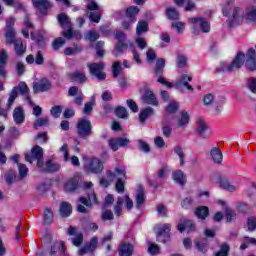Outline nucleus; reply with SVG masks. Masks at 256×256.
Instances as JSON below:
<instances>
[{
	"mask_svg": "<svg viewBox=\"0 0 256 256\" xmlns=\"http://www.w3.org/2000/svg\"><path fill=\"white\" fill-rule=\"evenodd\" d=\"M171 231V225L165 224L162 228L157 230V240L165 242L167 237H169V232Z\"/></svg>",
	"mask_w": 256,
	"mask_h": 256,
	"instance_id": "4be33fe9",
	"label": "nucleus"
},
{
	"mask_svg": "<svg viewBox=\"0 0 256 256\" xmlns=\"http://www.w3.org/2000/svg\"><path fill=\"white\" fill-rule=\"evenodd\" d=\"M33 89L35 93L39 91H48V89H51V82L47 79H42L39 82L34 83Z\"/></svg>",
	"mask_w": 256,
	"mask_h": 256,
	"instance_id": "393cba45",
	"label": "nucleus"
},
{
	"mask_svg": "<svg viewBox=\"0 0 256 256\" xmlns=\"http://www.w3.org/2000/svg\"><path fill=\"white\" fill-rule=\"evenodd\" d=\"M247 243H250L251 245H256V239L255 238L244 237L243 238V243L240 246L241 251H245V249H247Z\"/></svg>",
	"mask_w": 256,
	"mask_h": 256,
	"instance_id": "603ef678",
	"label": "nucleus"
},
{
	"mask_svg": "<svg viewBox=\"0 0 256 256\" xmlns=\"http://www.w3.org/2000/svg\"><path fill=\"white\" fill-rule=\"evenodd\" d=\"M80 203H82V205H85L86 207H91V205H95V203H97V197L95 196V194H91L90 196H88V199L85 197H81Z\"/></svg>",
	"mask_w": 256,
	"mask_h": 256,
	"instance_id": "4c0bfd02",
	"label": "nucleus"
},
{
	"mask_svg": "<svg viewBox=\"0 0 256 256\" xmlns=\"http://www.w3.org/2000/svg\"><path fill=\"white\" fill-rule=\"evenodd\" d=\"M64 37H66V39H73V37H75L76 39H81V34L77 31H74L69 29L68 31L63 33Z\"/></svg>",
	"mask_w": 256,
	"mask_h": 256,
	"instance_id": "864d4df0",
	"label": "nucleus"
},
{
	"mask_svg": "<svg viewBox=\"0 0 256 256\" xmlns=\"http://www.w3.org/2000/svg\"><path fill=\"white\" fill-rule=\"evenodd\" d=\"M151 115H153V108H151V107L145 108L140 113V116H139L140 123H145V121H147V117H149Z\"/></svg>",
	"mask_w": 256,
	"mask_h": 256,
	"instance_id": "c03bdc74",
	"label": "nucleus"
},
{
	"mask_svg": "<svg viewBox=\"0 0 256 256\" xmlns=\"http://www.w3.org/2000/svg\"><path fill=\"white\" fill-rule=\"evenodd\" d=\"M123 203H125L126 205V209L131 210L133 209V200H131V198H129V196H124V198H118L117 203L114 207V213L115 215H117V217H120L121 213H122V205Z\"/></svg>",
	"mask_w": 256,
	"mask_h": 256,
	"instance_id": "ddd939ff",
	"label": "nucleus"
},
{
	"mask_svg": "<svg viewBox=\"0 0 256 256\" xmlns=\"http://www.w3.org/2000/svg\"><path fill=\"white\" fill-rule=\"evenodd\" d=\"M13 119L17 125H21V123L25 121V112L23 111V108L17 107L14 109Z\"/></svg>",
	"mask_w": 256,
	"mask_h": 256,
	"instance_id": "cd10ccee",
	"label": "nucleus"
},
{
	"mask_svg": "<svg viewBox=\"0 0 256 256\" xmlns=\"http://www.w3.org/2000/svg\"><path fill=\"white\" fill-rule=\"evenodd\" d=\"M230 247L227 244H222L220 250L215 254V256H227L229 254Z\"/></svg>",
	"mask_w": 256,
	"mask_h": 256,
	"instance_id": "6e6d98bb",
	"label": "nucleus"
},
{
	"mask_svg": "<svg viewBox=\"0 0 256 256\" xmlns=\"http://www.w3.org/2000/svg\"><path fill=\"white\" fill-rule=\"evenodd\" d=\"M68 93L71 97L76 95L75 103L76 105H81V102L83 101V94L79 93V89L77 87H71Z\"/></svg>",
	"mask_w": 256,
	"mask_h": 256,
	"instance_id": "f704fd0d",
	"label": "nucleus"
},
{
	"mask_svg": "<svg viewBox=\"0 0 256 256\" xmlns=\"http://www.w3.org/2000/svg\"><path fill=\"white\" fill-rule=\"evenodd\" d=\"M191 121V115L186 110L182 111L177 120L178 127H187Z\"/></svg>",
	"mask_w": 256,
	"mask_h": 256,
	"instance_id": "a878e982",
	"label": "nucleus"
},
{
	"mask_svg": "<svg viewBox=\"0 0 256 256\" xmlns=\"http://www.w3.org/2000/svg\"><path fill=\"white\" fill-rule=\"evenodd\" d=\"M72 81H77L78 83H85L87 77L80 71H76L70 75Z\"/></svg>",
	"mask_w": 256,
	"mask_h": 256,
	"instance_id": "58836bf2",
	"label": "nucleus"
},
{
	"mask_svg": "<svg viewBox=\"0 0 256 256\" xmlns=\"http://www.w3.org/2000/svg\"><path fill=\"white\" fill-rule=\"evenodd\" d=\"M112 71L114 77H119V73H121V64L119 62H114L112 65Z\"/></svg>",
	"mask_w": 256,
	"mask_h": 256,
	"instance_id": "69168bd1",
	"label": "nucleus"
},
{
	"mask_svg": "<svg viewBox=\"0 0 256 256\" xmlns=\"http://www.w3.org/2000/svg\"><path fill=\"white\" fill-rule=\"evenodd\" d=\"M196 133H198V135L204 139L211 135L207 122H205V120L202 118H198L196 121Z\"/></svg>",
	"mask_w": 256,
	"mask_h": 256,
	"instance_id": "4468645a",
	"label": "nucleus"
},
{
	"mask_svg": "<svg viewBox=\"0 0 256 256\" xmlns=\"http://www.w3.org/2000/svg\"><path fill=\"white\" fill-rule=\"evenodd\" d=\"M44 223H53V212L49 209L44 211Z\"/></svg>",
	"mask_w": 256,
	"mask_h": 256,
	"instance_id": "0e129e2a",
	"label": "nucleus"
},
{
	"mask_svg": "<svg viewBox=\"0 0 256 256\" xmlns=\"http://www.w3.org/2000/svg\"><path fill=\"white\" fill-rule=\"evenodd\" d=\"M72 211L73 209L71 207V204L64 202L60 205V215H62V217H69Z\"/></svg>",
	"mask_w": 256,
	"mask_h": 256,
	"instance_id": "e433bc0d",
	"label": "nucleus"
},
{
	"mask_svg": "<svg viewBox=\"0 0 256 256\" xmlns=\"http://www.w3.org/2000/svg\"><path fill=\"white\" fill-rule=\"evenodd\" d=\"M32 3L42 14H45L47 9H51V4L47 0H32Z\"/></svg>",
	"mask_w": 256,
	"mask_h": 256,
	"instance_id": "b1692460",
	"label": "nucleus"
},
{
	"mask_svg": "<svg viewBox=\"0 0 256 256\" xmlns=\"http://www.w3.org/2000/svg\"><path fill=\"white\" fill-rule=\"evenodd\" d=\"M246 21L247 23H256V8H248L246 13Z\"/></svg>",
	"mask_w": 256,
	"mask_h": 256,
	"instance_id": "ea45409f",
	"label": "nucleus"
},
{
	"mask_svg": "<svg viewBox=\"0 0 256 256\" xmlns=\"http://www.w3.org/2000/svg\"><path fill=\"white\" fill-rule=\"evenodd\" d=\"M49 124V119L47 117L37 119L34 122V129H39V127H45V125Z\"/></svg>",
	"mask_w": 256,
	"mask_h": 256,
	"instance_id": "5fc2aeb1",
	"label": "nucleus"
},
{
	"mask_svg": "<svg viewBox=\"0 0 256 256\" xmlns=\"http://www.w3.org/2000/svg\"><path fill=\"white\" fill-rule=\"evenodd\" d=\"M248 229L249 231H255L256 229V218L254 216L248 218Z\"/></svg>",
	"mask_w": 256,
	"mask_h": 256,
	"instance_id": "338daca9",
	"label": "nucleus"
},
{
	"mask_svg": "<svg viewBox=\"0 0 256 256\" xmlns=\"http://www.w3.org/2000/svg\"><path fill=\"white\" fill-rule=\"evenodd\" d=\"M148 253H150V255H159V246L155 243H150L148 246Z\"/></svg>",
	"mask_w": 256,
	"mask_h": 256,
	"instance_id": "680f3d73",
	"label": "nucleus"
},
{
	"mask_svg": "<svg viewBox=\"0 0 256 256\" xmlns=\"http://www.w3.org/2000/svg\"><path fill=\"white\" fill-rule=\"evenodd\" d=\"M120 256H131L133 255V246L131 244L124 243L119 248Z\"/></svg>",
	"mask_w": 256,
	"mask_h": 256,
	"instance_id": "72a5a7b5",
	"label": "nucleus"
},
{
	"mask_svg": "<svg viewBox=\"0 0 256 256\" xmlns=\"http://www.w3.org/2000/svg\"><path fill=\"white\" fill-rule=\"evenodd\" d=\"M115 114L117 115V117H120V119H127L129 117L127 109H125L124 107L116 108Z\"/></svg>",
	"mask_w": 256,
	"mask_h": 256,
	"instance_id": "3c124183",
	"label": "nucleus"
},
{
	"mask_svg": "<svg viewBox=\"0 0 256 256\" xmlns=\"http://www.w3.org/2000/svg\"><path fill=\"white\" fill-rule=\"evenodd\" d=\"M115 37L118 39V43L115 47V53L118 55V53H123V51H126L128 45L124 42L125 34H123V32H116Z\"/></svg>",
	"mask_w": 256,
	"mask_h": 256,
	"instance_id": "dca6fc26",
	"label": "nucleus"
},
{
	"mask_svg": "<svg viewBox=\"0 0 256 256\" xmlns=\"http://www.w3.org/2000/svg\"><path fill=\"white\" fill-rule=\"evenodd\" d=\"M245 63V54L243 52H239L232 63L229 65L226 62L221 63L222 71H237V69H241Z\"/></svg>",
	"mask_w": 256,
	"mask_h": 256,
	"instance_id": "20e7f679",
	"label": "nucleus"
},
{
	"mask_svg": "<svg viewBox=\"0 0 256 256\" xmlns=\"http://www.w3.org/2000/svg\"><path fill=\"white\" fill-rule=\"evenodd\" d=\"M176 65L180 69L183 67H187V57H185L183 55H179L176 60Z\"/></svg>",
	"mask_w": 256,
	"mask_h": 256,
	"instance_id": "bf43d9fd",
	"label": "nucleus"
},
{
	"mask_svg": "<svg viewBox=\"0 0 256 256\" xmlns=\"http://www.w3.org/2000/svg\"><path fill=\"white\" fill-rule=\"evenodd\" d=\"M248 87L252 93H256V78H250L248 80Z\"/></svg>",
	"mask_w": 256,
	"mask_h": 256,
	"instance_id": "774afa93",
	"label": "nucleus"
},
{
	"mask_svg": "<svg viewBox=\"0 0 256 256\" xmlns=\"http://www.w3.org/2000/svg\"><path fill=\"white\" fill-rule=\"evenodd\" d=\"M139 14V9L137 6H131L126 10V19H128V22H123L122 27L124 29H131V25L135 23L136 19L135 16Z\"/></svg>",
	"mask_w": 256,
	"mask_h": 256,
	"instance_id": "9b49d317",
	"label": "nucleus"
},
{
	"mask_svg": "<svg viewBox=\"0 0 256 256\" xmlns=\"http://www.w3.org/2000/svg\"><path fill=\"white\" fill-rule=\"evenodd\" d=\"M145 203V192L143 186L139 185L136 192V207H141Z\"/></svg>",
	"mask_w": 256,
	"mask_h": 256,
	"instance_id": "473e14b6",
	"label": "nucleus"
},
{
	"mask_svg": "<svg viewBox=\"0 0 256 256\" xmlns=\"http://www.w3.org/2000/svg\"><path fill=\"white\" fill-rule=\"evenodd\" d=\"M195 215L198 219H205L207 215H209V208H207V206H201L196 209Z\"/></svg>",
	"mask_w": 256,
	"mask_h": 256,
	"instance_id": "a19ab883",
	"label": "nucleus"
},
{
	"mask_svg": "<svg viewBox=\"0 0 256 256\" xmlns=\"http://www.w3.org/2000/svg\"><path fill=\"white\" fill-rule=\"evenodd\" d=\"M25 28L22 30V34L24 37L29 38V31H33V25L29 21V19H26L24 21Z\"/></svg>",
	"mask_w": 256,
	"mask_h": 256,
	"instance_id": "de8ad7c7",
	"label": "nucleus"
},
{
	"mask_svg": "<svg viewBox=\"0 0 256 256\" xmlns=\"http://www.w3.org/2000/svg\"><path fill=\"white\" fill-rule=\"evenodd\" d=\"M86 39L87 41H90L91 43H93V41H97V39H99V33L95 31H90L87 33Z\"/></svg>",
	"mask_w": 256,
	"mask_h": 256,
	"instance_id": "e2e57ef3",
	"label": "nucleus"
},
{
	"mask_svg": "<svg viewBox=\"0 0 256 256\" xmlns=\"http://www.w3.org/2000/svg\"><path fill=\"white\" fill-rule=\"evenodd\" d=\"M174 152H175L176 155H178V157L180 158V165H181V166L185 165L184 154H183V148H181L180 146H176V147L174 148Z\"/></svg>",
	"mask_w": 256,
	"mask_h": 256,
	"instance_id": "052dcab7",
	"label": "nucleus"
},
{
	"mask_svg": "<svg viewBox=\"0 0 256 256\" xmlns=\"http://www.w3.org/2000/svg\"><path fill=\"white\" fill-rule=\"evenodd\" d=\"M34 159H37V166L39 169H41V171L53 172L61 169V165L53 160H48L45 165L43 164V148L40 146H35L32 148L31 154L25 155V160L28 163H33Z\"/></svg>",
	"mask_w": 256,
	"mask_h": 256,
	"instance_id": "f03ea898",
	"label": "nucleus"
},
{
	"mask_svg": "<svg viewBox=\"0 0 256 256\" xmlns=\"http://www.w3.org/2000/svg\"><path fill=\"white\" fill-rule=\"evenodd\" d=\"M240 12H241V10L239 8L234 9V12H233L234 23L233 24H228L229 27H237V25H239V23H241L243 18H241V16H239Z\"/></svg>",
	"mask_w": 256,
	"mask_h": 256,
	"instance_id": "a18cd8bd",
	"label": "nucleus"
},
{
	"mask_svg": "<svg viewBox=\"0 0 256 256\" xmlns=\"http://www.w3.org/2000/svg\"><path fill=\"white\" fill-rule=\"evenodd\" d=\"M107 178L100 179V184L103 187H109L111 183L114 181L116 182V191L118 193H123L125 189V183L123 182V179H127V171L125 170V166L119 165L115 168L113 171H107L106 172Z\"/></svg>",
	"mask_w": 256,
	"mask_h": 256,
	"instance_id": "f257e3e1",
	"label": "nucleus"
},
{
	"mask_svg": "<svg viewBox=\"0 0 256 256\" xmlns=\"http://www.w3.org/2000/svg\"><path fill=\"white\" fill-rule=\"evenodd\" d=\"M171 28L178 33V35H183L185 32V23L183 22H173Z\"/></svg>",
	"mask_w": 256,
	"mask_h": 256,
	"instance_id": "79ce46f5",
	"label": "nucleus"
},
{
	"mask_svg": "<svg viewBox=\"0 0 256 256\" xmlns=\"http://www.w3.org/2000/svg\"><path fill=\"white\" fill-rule=\"evenodd\" d=\"M50 255H65L63 242H56L51 248Z\"/></svg>",
	"mask_w": 256,
	"mask_h": 256,
	"instance_id": "c756f323",
	"label": "nucleus"
},
{
	"mask_svg": "<svg viewBox=\"0 0 256 256\" xmlns=\"http://www.w3.org/2000/svg\"><path fill=\"white\" fill-rule=\"evenodd\" d=\"M7 59H9V54L5 50L0 51V76L5 77L7 75V72L3 67L7 65ZM0 91H3V84H0Z\"/></svg>",
	"mask_w": 256,
	"mask_h": 256,
	"instance_id": "6ab92c4d",
	"label": "nucleus"
},
{
	"mask_svg": "<svg viewBox=\"0 0 256 256\" xmlns=\"http://www.w3.org/2000/svg\"><path fill=\"white\" fill-rule=\"evenodd\" d=\"M58 23L61 25V27H63V29H71V20L67 14H59Z\"/></svg>",
	"mask_w": 256,
	"mask_h": 256,
	"instance_id": "7c9ffc66",
	"label": "nucleus"
},
{
	"mask_svg": "<svg viewBox=\"0 0 256 256\" xmlns=\"http://www.w3.org/2000/svg\"><path fill=\"white\" fill-rule=\"evenodd\" d=\"M166 15L168 19H179V12L173 7L167 8Z\"/></svg>",
	"mask_w": 256,
	"mask_h": 256,
	"instance_id": "09e8293b",
	"label": "nucleus"
},
{
	"mask_svg": "<svg viewBox=\"0 0 256 256\" xmlns=\"http://www.w3.org/2000/svg\"><path fill=\"white\" fill-rule=\"evenodd\" d=\"M193 77L191 75L184 74L177 81V87H186L189 91H193V87L189 85V81H191Z\"/></svg>",
	"mask_w": 256,
	"mask_h": 256,
	"instance_id": "5701e85b",
	"label": "nucleus"
},
{
	"mask_svg": "<svg viewBox=\"0 0 256 256\" xmlns=\"http://www.w3.org/2000/svg\"><path fill=\"white\" fill-rule=\"evenodd\" d=\"M67 233L70 236H74L72 243L75 245V247H79V245L83 243V234L77 233V229L75 227L70 226L67 230Z\"/></svg>",
	"mask_w": 256,
	"mask_h": 256,
	"instance_id": "aec40b11",
	"label": "nucleus"
},
{
	"mask_svg": "<svg viewBox=\"0 0 256 256\" xmlns=\"http://www.w3.org/2000/svg\"><path fill=\"white\" fill-rule=\"evenodd\" d=\"M188 22L191 23L192 25V32L194 33V35L199 34V30H197V25H199L203 33H209V31H211V24H209V22H207L203 18H199V17L188 18Z\"/></svg>",
	"mask_w": 256,
	"mask_h": 256,
	"instance_id": "39448f33",
	"label": "nucleus"
},
{
	"mask_svg": "<svg viewBox=\"0 0 256 256\" xmlns=\"http://www.w3.org/2000/svg\"><path fill=\"white\" fill-rule=\"evenodd\" d=\"M147 31H149V24L145 21H139L136 27V44L140 49H145V47H147V42L144 38L139 37V35H143V33H147Z\"/></svg>",
	"mask_w": 256,
	"mask_h": 256,
	"instance_id": "6e6552de",
	"label": "nucleus"
},
{
	"mask_svg": "<svg viewBox=\"0 0 256 256\" xmlns=\"http://www.w3.org/2000/svg\"><path fill=\"white\" fill-rule=\"evenodd\" d=\"M163 69H165V59L159 58L156 61V67L154 69V73L158 77L157 82L161 85H164V87L171 89V87H173V84L161 76L163 75Z\"/></svg>",
	"mask_w": 256,
	"mask_h": 256,
	"instance_id": "423d86ee",
	"label": "nucleus"
},
{
	"mask_svg": "<svg viewBox=\"0 0 256 256\" xmlns=\"http://www.w3.org/2000/svg\"><path fill=\"white\" fill-rule=\"evenodd\" d=\"M77 129L80 137H88L91 135V121L86 118L78 120Z\"/></svg>",
	"mask_w": 256,
	"mask_h": 256,
	"instance_id": "f8f14e48",
	"label": "nucleus"
},
{
	"mask_svg": "<svg viewBox=\"0 0 256 256\" xmlns=\"http://www.w3.org/2000/svg\"><path fill=\"white\" fill-rule=\"evenodd\" d=\"M247 60H246V67L249 69V71H255L256 69V55H255V49L250 48L246 54Z\"/></svg>",
	"mask_w": 256,
	"mask_h": 256,
	"instance_id": "a211bd4d",
	"label": "nucleus"
},
{
	"mask_svg": "<svg viewBox=\"0 0 256 256\" xmlns=\"http://www.w3.org/2000/svg\"><path fill=\"white\" fill-rule=\"evenodd\" d=\"M236 215L235 212L233 210H231L229 207L225 206V219L228 222L233 221V219H235Z\"/></svg>",
	"mask_w": 256,
	"mask_h": 256,
	"instance_id": "4d7b16f0",
	"label": "nucleus"
},
{
	"mask_svg": "<svg viewBox=\"0 0 256 256\" xmlns=\"http://www.w3.org/2000/svg\"><path fill=\"white\" fill-rule=\"evenodd\" d=\"M97 243H98L97 238L96 237L92 238L90 240L89 245L84 246L78 251V255L82 256V255H87L89 253H93V251L97 249Z\"/></svg>",
	"mask_w": 256,
	"mask_h": 256,
	"instance_id": "412c9836",
	"label": "nucleus"
},
{
	"mask_svg": "<svg viewBox=\"0 0 256 256\" xmlns=\"http://www.w3.org/2000/svg\"><path fill=\"white\" fill-rule=\"evenodd\" d=\"M88 67L90 69V73L96 77V79H99V81H103L107 77L105 72H103V69H105V64L100 62V63H91L88 64Z\"/></svg>",
	"mask_w": 256,
	"mask_h": 256,
	"instance_id": "1a4fd4ad",
	"label": "nucleus"
},
{
	"mask_svg": "<svg viewBox=\"0 0 256 256\" xmlns=\"http://www.w3.org/2000/svg\"><path fill=\"white\" fill-rule=\"evenodd\" d=\"M94 106H95L94 99L91 102L86 103L83 110L84 115H91V112L93 111Z\"/></svg>",
	"mask_w": 256,
	"mask_h": 256,
	"instance_id": "13d9d810",
	"label": "nucleus"
},
{
	"mask_svg": "<svg viewBox=\"0 0 256 256\" xmlns=\"http://www.w3.org/2000/svg\"><path fill=\"white\" fill-rule=\"evenodd\" d=\"M130 141L127 138H113L109 140V147L112 151L119 150L120 147H127Z\"/></svg>",
	"mask_w": 256,
	"mask_h": 256,
	"instance_id": "2eb2a0df",
	"label": "nucleus"
},
{
	"mask_svg": "<svg viewBox=\"0 0 256 256\" xmlns=\"http://www.w3.org/2000/svg\"><path fill=\"white\" fill-rule=\"evenodd\" d=\"M15 53L18 56L24 55V53L27 51V46L23 44V42H15Z\"/></svg>",
	"mask_w": 256,
	"mask_h": 256,
	"instance_id": "37998d69",
	"label": "nucleus"
},
{
	"mask_svg": "<svg viewBox=\"0 0 256 256\" xmlns=\"http://www.w3.org/2000/svg\"><path fill=\"white\" fill-rule=\"evenodd\" d=\"M177 227L180 233H183L185 229L186 231H188V233H191V231H195V224H193V222L190 220L185 221V223H179Z\"/></svg>",
	"mask_w": 256,
	"mask_h": 256,
	"instance_id": "2f4dec72",
	"label": "nucleus"
},
{
	"mask_svg": "<svg viewBox=\"0 0 256 256\" xmlns=\"http://www.w3.org/2000/svg\"><path fill=\"white\" fill-rule=\"evenodd\" d=\"M19 92L21 93V95H27L29 93V87H27V84L25 82H20L18 85V88L15 87L11 91L10 97L8 99L7 107L2 108L0 110V115L5 117V119H7V111H9L11 109V105H13V103L15 102V99H17V95Z\"/></svg>",
	"mask_w": 256,
	"mask_h": 256,
	"instance_id": "7ed1b4c3",
	"label": "nucleus"
},
{
	"mask_svg": "<svg viewBox=\"0 0 256 256\" xmlns=\"http://www.w3.org/2000/svg\"><path fill=\"white\" fill-rule=\"evenodd\" d=\"M81 179L80 175H76L73 178H70L69 180L66 181L64 184V190L66 193H73L75 189H77V185H79V181Z\"/></svg>",
	"mask_w": 256,
	"mask_h": 256,
	"instance_id": "f3484780",
	"label": "nucleus"
},
{
	"mask_svg": "<svg viewBox=\"0 0 256 256\" xmlns=\"http://www.w3.org/2000/svg\"><path fill=\"white\" fill-rule=\"evenodd\" d=\"M172 179L175 183H178V185H185V183H187V176L181 170L174 171L172 173Z\"/></svg>",
	"mask_w": 256,
	"mask_h": 256,
	"instance_id": "bb28decb",
	"label": "nucleus"
},
{
	"mask_svg": "<svg viewBox=\"0 0 256 256\" xmlns=\"http://www.w3.org/2000/svg\"><path fill=\"white\" fill-rule=\"evenodd\" d=\"M220 187L226 191H235V189H237L234 185H231L229 181L225 179L220 180Z\"/></svg>",
	"mask_w": 256,
	"mask_h": 256,
	"instance_id": "8fccbe9b",
	"label": "nucleus"
},
{
	"mask_svg": "<svg viewBox=\"0 0 256 256\" xmlns=\"http://www.w3.org/2000/svg\"><path fill=\"white\" fill-rule=\"evenodd\" d=\"M87 173H101L103 171V162L97 158H91L84 166Z\"/></svg>",
	"mask_w": 256,
	"mask_h": 256,
	"instance_id": "9d476101",
	"label": "nucleus"
},
{
	"mask_svg": "<svg viewBox=\"0 0 256 256\" xmlns=\"http://www.w3.org/2000/svg\"><path fill=\"white\" fill-rule=\"evenodd\" d=\"M5 37H6V43L8 45H13V43H15V31H13V29H8Z\"/></svg>",
	"mask_w": 256,
	"mask_h": 256,
	"instance_id": "49530a36",
	"label": "nucleus"
},
{
	"mask_svg": "<svg viewBox=\"0 0 256 256\" xmlns=\"http://www.w3.org/2000/svg\"><path fill=\"white\" fill-rule=\"evenodd\" d=\"M145 103L148 105H159L157 98H155V94L152 91H147L143 97Z\"/></svg>",
	"mask_w": 256,
	"mask_h": 256,
	"instance_id": "c9c22d12",
	"label": "nucleus"
},
{
	"mask_svg": "<svg viewBox=\"0 0 256 256\" xmlns=\"http://www.w3.org/2000/svg\"><path fill=\"white\" fill-rule=\"evenodd\" d=\"M210 157L212 161L218 165L223 162V153L219 148H212L210 151Z\"/></svg>",
	"mask_w": 256,
	"mask_h": 256,
	"instance_id": "c85d7f7f",
	"label": "nucleus"
},
{
	"mask_svg": "<svg viewBox=\"0 0 256 256\" xmlns=\"http://www.w3.org/2000/svg\"><path fill=\"white\" fill-rule=\"evenodd\" d=\"M87 1V15L90 21L99 23V21H101V9L99 8V5H97V2H94L93 0Z\"/></svg>",
	"mask_w": 256,
	"mask_h": 256,
	"instance_id": "0eeeda50",
	"label": "nucleus"
}]
</instances>
